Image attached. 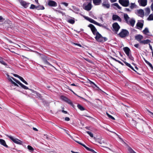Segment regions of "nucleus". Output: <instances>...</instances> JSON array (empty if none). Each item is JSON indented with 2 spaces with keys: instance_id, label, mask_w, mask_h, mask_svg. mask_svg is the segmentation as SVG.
I'll return each instance as SVG.
<instances>
[{
  "instance_id": "nucleus-41",
  "label": "nucleus",
  "mask_w": 153,
  "mask_h": 153,
  "mask_svg": "<svg viewBox=\"0 0 153 153\" xmlns=\"http://www.w3.org/2000/svg\"><path fill=\"white\" fill-rule=\"evenodd\" d=\"M127 56L129 58V59L131 60H134V58L133 57V56H132L131 53L130 54H128L127 55Z\"/></svg>"
},
{
  "instance_id": "nucleus-53",
  "label": "nucleus",
  "mask_w": 153,
  "mask_h": 153,
  "mask_svg": "<svg viewBox=\"0 0 153 153\" xmlns=\"http://www.w3.org/2000/svg\"><path fill=\"white\" fill-rule=\"evenodd\" d=\"M149 48H150V49L151 50L152 52L153 51L152 46L149 43Z\"/></svg>"
},
{
  "instance_id": "nucleus-46",
  "label": "nucleus",
  "mask_w": 153,
  "mask_h": 153,
  "mask_svg": "<svg viewBox=\"0 0 153 153\" xmlns=\"http://www.w3.org/2000/svg\"><path fill=\"white\" fill-rule=\"evenodd\" d=\"M104 15H105V14H102V15H101L100 16V17H99V18L102 21V22H103V16Z\"/></svg>"
},
{
  "instance_id": "nucleus-26",
  "label": "nucleus",
  "mask_w": 153,
  "mask_h": 153,
  "mask_svg": "<svg viewBox=\"0 0 153 153\" xmlns=\"http://www.w3.org/2000/svg\"><path fill=\"white\" fill-rule=\"evenodd\" d=\"M144 61L145 62L150 68L151 70L153 71V66H152V65L149 62L145 59H144Z\"/></svg>"
},
{
  "instance_id": "nucleus-36",
  "label": "nucleus",
  "mask_w": 153,
  "mask_h": 153,
  "mask_svg": "<svg viewBox=\"0 0 153 153\" xmlns=\"http://www.w3.org/2000/svg\"><path fill=\"white\" fill-rule=\"evenodd\" d=\"M38 10H44L45 9L44 7L42 5H39L36 7Z\"/></svg>"
},
{
  "instance_id": "nucleus-56",
  "label": "nucleus",
  "mask_w": 153,
  "mask_h": 153,
  "mask_svg": "<svg viewBox=\"0 0 153 153\" xmlns=\"http://www.w3.org/2000/svg\"><path fill=\"white\" fill-rule=\"evenodd\" d=\"M62 112H63L65 114H66L67 113V111H64V110H62Z\"/></svg>"
},
{
  "instance_id": "nucleus-27",
  "label": "nucleus",
  "mask_w": 153,
  "mask_h": 153,
  "mask_svg": "<svg viewBox=\"0 0 153 153\" xmlns=\"http://www.w3.org/2000/svg\"><path fill=\"white\" fill-rule=\"evenodd\" d=\"M151 42L150 40L149 39H146V40H142L140 42V43L144 44H147Z\"/></svg>"
},
{
  "instance_id": "nucleus-62",
  "label": "nucleus",
  "mask_w": 153,
  "mask_h": 153,
  "mask_svg": "<svg viewBox=\"0 0 153 153\" xmlns=\"http://www.w3.org/2000/svg\"><path fill=\"white\" fill-rule=\"evenodd\" d=\"M33 130H35V131H38V129L35 128H34V127H33Z\"/></svg>"
},
{
  "instance_id": "nucleus-6",
  "label": "nucleus",
  "mask_w": 153,
  "mask_h": 153,
  "mask_svg": "<svg viewBox=\"0 0 153 153\" xmlns=\"http://www.w3.org/2000/svg\"><path fill=\"white\" fill-rule=\"evenodd\" d=\"M7 136L10 138L14 143L19 145H22V142L17 138L10 136L7 135Z\"/></svg>"
},
{
  "instance_id": "nucleus-61",
  "label": "nucleus",
  "mask_w": 153,
  "mask_h": 153,
  "mask_svg": "<svg viewBox=\"0 0 153 153\" xmlns=\"http://www.w3.org/2000/svg\"><path fill=\"white\" fill-rule=\"evenodd\" d=\"M50 153H56V152L53 151H51L49 152Z\"/></svg>"
},
{
  "instance_id": "nucleus-33",
  "label": "nucleus",
  "mask_w": 153,
  "mask_h": 153,
  "mask_svg": "<svg viewBox=\"0 0 153 153\" xmlns=\"http://www.w3.org/2000/svg\"><path fill=\"white\" fill-rule=\"evenodd\" d=\"M88 81L89 82V83L91 84H93L94 85H95V86L97 88H98L100 90H101V89H100L99 88V87H98L92 81H91L90 80H89V79H88Z\"/></svg>"
},
{
  "instance_id": "nucleus-59",
  "label": "nucleus",
  "mask_w": 153,
  "mask_h": 153,
  "mask_svg": "<svg viewBox=\"0 0 153 153\" xmlns=\"http://www.w3.org/2000/svg\"><path fill=\"white\" fill-rule=\"evenodd\" d=\"M117 62H118L119 63H120V64H121L122 65H123V63H122V62H121L119 60L117 61Z\"/></svg>"
},
{
  "instance_id": "nucleus-12",
  "label": "nucleus",
  "mask_w": 153,
  "mask_h": 153,
  "mask_svg": "<svg viewBox=\"0 0 153 153\" xmlns=\"http://www.w3.org/2000/svg\"><path fill=\"white\" fill-rule=\"evenodd\" d=\"M20 2L21 5L25 8H27L30 4L29 3L23 0H20Z\"/></svg>"
},
{
  "instance_id": "nucleus-21",
  "label": "nucleus",
  "mask_w": 153,
  "mask_h": 153,
  "mask_svg": "<svg viewBox=\"0 0 153 153\" xmlns=\"http://www.w3.org/2000/svg\"><path fill=\"white\" fill-rule=\"evenodd\" d=\"M72 7L73 9L70 8L69 9L70 10L76 13H77L79 11V9L75 6H72Z\"/></svg>"
},
{
  "instance_id": "nucleus-17",
  "label": "nucleus",
  "mask_w": 153,
  "mask_h": 153,
  "mask_svg": "<svg viewBox=\"0 0 153 153\" xmlns=\"http://www.w3.org/2000/svg\"><path fill=\"white\" fill-rule=\"evenodd\" d=\"M112 19L114 20H117L119 22H121V18L118 16L116 15H114L112 16Z\"/></svg>"
},
{
  "instance_id": "nucleus-45",
  "label": "nucleus",
  "mask_w": 153,
  "mask_h": 153,
  "mask_svg": "<svg viewBox=\"0 0 153 153\" xmlns=\"http://www.w3.org/2000/svg\"><path fill=\"white\" fill-rule=\"evenodd\" d=\"M110 132L113 133H114L115 134H116L117 136H118V137L122 141L123 143H125L124 142L123 140L120 137H119V136L118 134H116V133H115V132H114L111 131H110Z\"/></svg>"
},
{
  "instance_id": "nucleus-20",
  "label": "nucleus",
  "mask_w": 153,
  "mask_h": 153,
  "mask_svg": "<svg viewBox=\"0 0 153 153\" xmlns=\"http://www.w3.org/2000/svg\"><path fill=\"white\" fill-rule=\"evenodd\" d=\"M123 50L127 55L131 53L130 50L127 47L123 48Z\"/></svg>"
},
{
  "instance_id": "nucleus-34",
  "label": "nucleus",
  "mask_w": 153,
  "mask_h": 153,
  "mask_svg": "<svg viewBox=\"0 0 153 153\" xmlns=\"http://www.w3.org/2000/svg\"><path fill=\"white\" fill-rule=\"evenodd\" d=\"M19 79L25 84L27 85H28V83L23 79L22 77L20 76Z\"/></svg>"
},
{
  "instance_id": "nucleus-35",
  "label": "nucleus",
  "mask_w": 153,
  "mask_h": 153,
  "mask_svg": "<svg viewBox=\"0 0 153 153\" xmlns=\"http://www.w3.org/2000/svg\"><path fill=\"white\" fill-rule=\"evenodd\" d=\"M113 6L117 7L118 9L120 10L121 9V7L117 3H115L113 4Z\"/></svg>"
},
{
  "instance_id": "nucleus-7",
  "label": "nucleus",
  "mask_w": 153,
  "mask_h": 153,
  "mask_svg": "<svg viewBox=\"0 0 153 153\" xmlns=\"http://www.w3.org/2000/svg\"><path fill=\"white\" fill-rule=\"evenodd\" d=\"M119 3L123 6L126 7L129 4V0H119Z\"/></svg>"
},
{
  "instance_id": "nucleus-11",
  "label": "nucleus",
  "mask_w": 153,
  "mask_h": 153,
  "mask_svg": "<svg viewBox=\"0 0 153 153\" xmlns=\"http://www.w3.org/2000/svg\"><path fill=\"white\" fill-rule=\"evenodd\" d=\"M48 4L51 7H56L57 6V3L54 1L51 0H48Z\"/></svg>"
},
{
  "instance_id": "nucleus-31",
  "label": "nucleus",
  "mask_w": 153,
  "mask_h": 153,
  "mask_svg": "<svg viewBox=\"0 0 153 153\" xmlns=\"http://www.w3.org/2000/svg\"><path fill=\"white\" fill-rule=\"evenodd\" d=\"M98 26L102 27L105 29H106L107 30H109V28L107 27V26L105 25H104L102 24H100L99 23H98Z\"/></svg>"
},
{
  "instance_id": "nucleus-13",
  "label": "nucleus",
  "mask_w": 153,
  "mask_h": 153,
  "mask_svg": "<svg viewBox=\"0 0 153 153\" xmlns=\"http://www.w3.org/2000/svg\"><path fill=\"white\" fill-rule=\"evenodd\" d=\"M76 142L77 143H78L79 144L82 145V146L84 147L87 150L91 152L94 153H97L94 150L89 148L88 147L86 146L85 145L82 143H80L78 141H76Z\"/></svg>"
},
{
  "instance_id": "nucleus-24",
  "label": "nucleus",
  "mask_w": 153,
  "mask_h": 153,
  "mask_svg": "<svg viewBox=\"0 0 153 153\" xmlns=\"http://www.w3.org/2000/svg\"><path fill=\"white\" fill-rule=\"evenodd\" d=\"M143 33L145 35H149V29L147 27L145 28V29L143 31Z\"/></svg>"
},
{
  "instance_id": "nucleus-10",
  "label": "nucleus",
  "mask_w": 153,
  "mask_h": 153,
  "mask_svg": "<svg viewBox=\"0 0 153 153\" xmlns=\"http://www.w3.org/2000/svg\"><path fill=\"white\" fill-rule=\"evenodd\" d=\"M102 4V6L106 9H108L110 7V4L108 0H103Z\"/></svg>"
},
{
  "instance_id": "nucleus-18",
  "label": "nucleus",
  "mask_w": 153,
  "mask_h": 153,
  "mask_svg": "<svg viewBox=\"0 0 153 153\" xmlns=\"http://www.w3.org/2000/svg\"><path fill=\"white\" fill-rule=\"evenodd\" d=\"M135 39L140 43L141 40L143 39V36L141 35H138L135 36Z\"/></svg>"
},
{
  "instance_id": "nucleus-30",
  "label": "nucleus",
  "mask_w": 153,
  "mask_h": 153,
  "mask_svg": "<svg viewBox=\"0 0 153 153\" xmlns=\"http://www.w3.org/2000/svg\"><path fill=\"white\" fill-rule=\"evenodd\" d=\"M77 107L81 111H84L85 110L84 108L79 104L77 105Z\"/></svg>"
},
{
  "instance_id": "nucleus-44",
  "label": "nucleus",
  "mask_w": 153,
  "mask_h": 153,
  "mask_svg": "<svg viewBox=\"0 0 153 153\" xmlns=\"http://www.w3.org/2000/svg\"><path fill=\"white\" fill-rule=\"evenodd\" d=\"M106 114H107V115L108 116V117L109 118H110L113 120H115V118H114V117H112V116L111 115H110L108 113H107Z\"/></svg>"
},
{
  "instance_id": "nucleus-58",
  "label": "nucleus",
  "mask_w": 153,
  "mask_h": 153,
  "mask_svg": "<svg viewBox=\"0 0 153 153\" xmlns=\"http://www.w3.org/2000/svg\"><path fill=\"white\" fill-rule=\"evenodd\" d=\"M151 7L152 10L153 11V3H152V4H151Z\"/></svg>"
},
{
  "instance_id": "nucleus-2",
  "label": "nucleus",
  "mask_w": 153,
  "mask_h": 153,
  "mask_svg": "<svg viewBox=\"0 0 153 153\" xmlns=\"http://www.w3.org/2000/svg\"><path fill=\"white\" fill-rule=\"evenodd\" d=\"M7 79L10 81L11 83L13 84L14 86H19L17 84V83L22 88L25 89H29L28 88L27 86L24 85L22 83H21L20 81L10 76L9 75L7 74Z\"/></svg>"
},
{
  "instance_id": "nucleus-51",
  "label": "nucleus",
  "mask_w": 153,
  "mask_h": 153,
  "mask_svg": "<svg viewBox=\"0 0 153 153\" xmlns=\"http://www.w3.org/2000/svg\"><path fill=\"white\" fill-rule=\"evenodd\" d=\"M65 120L66 121H68L70 120V119L68 117H66L65 118Z\"/></svg>"
},
{
  "instance_id": "nucleus-16",
  "label": "nucleus",
  "mask_w": 153,
  "mask_h": 153,
  "mask_svg": "<svg viewBox=\"0 0 153 153\" xmlns=\"http://www.w3.org/2000/svg\"><path fill=\"white\" fill-rule=\"evenodd\" d=\"M85 19L91 23H92L95 25H98L99 23L97 22L94 20V19L91 18H90L87 16L85 17Z\"/></svg>"
},
{
  "instance_id": "nucleus-8",
  "label": "nucleus",
  "mask_w": 153,
  "mask_h": 153,
  "mask_svg": "<svg viewBox=\"0 0 153 153\" xmlns=\"http://www.w3.org/2000/svg\"><path fill=\"white\" fill-rule=\"evenodd\" d=\"M83 8L88 11L90 10L92 8L91 2L90 1L87 5L84 4L83 5Z\"/></svg>"
},
{
  "instance_id": "nucleus-3",
  "label": "nucleus",
  "mask_w": 153,
  "mask_h": 153,
  "mask_svg": "<svg viewBox=\"0 0 153 153\" xmlns=\"http://www.w3.org/2000/svg\"><path fill=\"white\" fill-rule=\"evenodd\" d=\"M123 17L125 22L128 25L133 27L135 24V21L133 18H130L128 15L124 13L123 15Z\"/></svg>"
},
{
  "instance_id": "nucleus-39",
  "label": "nucleus",
  "mask_w": 153,
  "mask_h": 153,
  "mask_svg": "<svg viewBox=\"0 0 153 153\" xmlns=\"http://www.w3.org/2000/svg\"><path fill=\"white\" fill-rule=\"evenodd\" d=\"M135 6L136 5L134 3H131L130 6V7L131 9H133V8L135 7Z\"/></svg>"
},
{
  "instance_id": "nucleus-4",
  "label": "nucleus",
  "mask_w": 153,
  "mask_h": 153,
  "mask_svg": "<svg viewBox=\"0 0 153 153\" xmlns=\"http://www.w3.org/2000/svg\"><path fill=\"white\" fill-rule=\"evenodd\" d=\"M39 57L42 59L43 60V62L46 65H48L52 67H54L48 61V59L45 55L40 53L39 54Z\"/></svg>"
},
{
  "instance_id": "nucleus-52",
  "label": "nucleus",
  "mask_w": 153,
  "mask_h": 153,
  "mask_svg": "<svg viewBox=\"0 0 153 153\" xmlns=\"http://www.w3.org/2000/svg\"><path fill=\"white\" fill-rule=\"evenodd\" d=\"M125 11L127 12H130L131 11V10L129 8H125Z\"/></svg>"
},
{
  "instance_id": "nucleus-38",
  "label": "nucleus",
  "mask_w": 153,
  "mask_h": 153,
  "mask_svg": "<svg viewBox=\"0 0 153 153\" xmlns=\"http://www.w3.org/2000/svg\"><path fill=\"white\" fill-rule=\"evenodd\" d=\"M148 20L151 21L153 20V14H151L147 19Z\"/></svg>"
},
{
  "instance_id": "nucleus-28",
  "label": "nucleus",
  "mask_w": 153,
  "mask_h": 153,
  "mask_svg": "<svg viewBox=\"0 0 153 153\" xmlns=\"http://www.w3.org/2000/svg\"><path fill=\"white\" fill-rule=\"evenodd\" d=\"M145 15H148L150 13V10L149 7H147L145 9Z\"/></svg>"
},
{
  "instance_id": "nucleus-37",
  "label": "nucleus",
  "mask_w": 153,
  "mask_h": 153,
  "mask_svg": "<svg viewBox=\"0 0 153 153\" xmlns=\"http://www.w3.org/2000/svg\"><path fill=\"white\" fill-rule=\"evenodd\" d=\"M128 150L129 153H136L131 148L129 147L128 148Z\"/></svg>"
},
{
  "instance_id": "nucleus-1",
  "label": "nucleus",
  "mask_w": 153,
  "mask_h": 153,
  "mask_svg": "<svg viewBox=\"0 0 153 153\" xmlns=\"http://www.w3.org/2000/svg\"><path fill=\"white\" fill-rule=\"evenodd\" d=\"M88 26L90 28L93 34L95 36V38L97 41L99 42H104L107 40L106 38L103 37L97 31V29L93 25L90 24Z\"/></svg>"
},
{
  "instance_id": "nucleus-9",
  "label": "nucleus",
  "mask_w": 153,
  "mask_h": 153,
  "mask_svg": "<svg viewBox=\"0 0 153 153\" xmlns=\"http://www.w3.org/2000/svg\"><path fill=\"white\" fill-rule=\"evenodd\" d=\"M144 24V21L143 20H139L138 21L136 26L137 28L140 30H141Z\"/></svg>"
},
{
  "instance_id": "nucleus-47",
  "label": "nucleus",
  "mask_w": 153,
  "mask_h": 153,
  "mask_svg": "<svg viewBox=\"0 0 153 153\" xmlns=\"http://www.w3.org/2000/svg\"><path fill=\"white\" fill-rule=\"evenodd\" d=\"M60 4H63L66 7H67L68 6V3H66V2H61L60 3Z\"/></svg>"
},
{
  "instance_id": "nucleus-23",
  "label": "nucleus",
  "mask_w": 153,
  "mask_h": 153,
  "mask_svg": "<svg viewBox=\"0 0 153 153\" xmlns=\"http://www.w3.org/2000/svg\"><path fill=\"white\" fill-rule=\"evenodd\" d=\"M0 144L4 146L7 148V145L5 141L3 139H0Z\"/></svg>"
},
{
  "instance_id": "nucleus-29",
  "label": "nucleus",
  "mask_w": 153,
  "mask_h": 153,
  "mask_svg": "<svg viewBox=\"0 0 153 153\" xmlns=\"http://www.w3.org/2000/svg\"><path fill=\"white\" fill-rule=\"evenodd\" d=\"M68 22V23L73 24L75 22V21L74 18L72 19H69L67 20Z\"/></svg>"
},
{
  "instance_id": "nucleus-14",
  "label": "nucleus",
  "mask_w": 153,
  "mask_h": 153,
  "mask_svg": "<svg viewBox=\"0 0 153 153\" xmlns=\"http://www.w3.org/2000/svg\"><path fill=\"white\" fill-rule=\"evenodd\" d=\"M112 27L114 30L116 32L118 31L120 28V26L117 22L114 23L113 24Z\"/></svg>"
},
{
  "instance_id": "nucleus-54",
  "label": "nucleus",
  "mask_w": 153,
  "mask_h": 153,
  "mask_svg": "<svg viewBox=\"0 0 153 153\" xmlns=\"http://www.w3.org/2000/svg\"><path fill=\"white\" fill-rule=\"evenodd\" d=\"M13 76H15V77H17L18 78H19V77L20 76H19L17 75V74H13Z\"/></svg>"
},
{
  "instance_id": "nucleus-43",
  "label": "nucleus",
  "mask_w": 153,
  "mask_h": 153,
  "mask_svg": "<svg viewBox=\"0 0 153 153\" xmlns=\"http://www.w3.org/2000/svg\"><path fill=\"white\" fill-rule=\"evenodd\" d=\"M86 132L88 134L90 135V136L91 137H93L94 136H93V134L90 131H87Z\"/></svg>"
},
{
  "instance_id": "nucleus-5",
  "label": "nucleus",
  "mask_w": 153,
  "mask_h": 153,
  "mask_svg": "<svg viewBox=\"0 0 153 153\" xmlns=\"http://www.w3.org/2000/svg\"><path fill=\"white\" fill-rule=\"evenodd\" d=\"M129 33L128 31L126 29H123L118 35L121 38L125 37L128 35Z\"/></svg>"
},
{
  "instance_id": "nucleus-25",
  "label": "nucleus",
  "mask_w": 153,
  "mask_h": 153,
  "mask_svg": "<svg viewBox=\"0 0 153 153\" xmlns=\"http://www.w3.org/2000/svg\"><path fill=\"white\" fill-rule=\"evenodd\" d=\"M138 13L139 15L141 17H143L144 15V12L143 10L142 9H140L138 10Z\"/></svg>"
},
{
  "instance_id": "nucleus-48",
  "label": "nucleus",
  "mask_w": 153,
  "mask_h": 153,
  "mask_svg": "<svg viewBox=\"0 0 153 153\" xmlns=\"http://www.w3.org/2000/svg\"><path fill=\"white\" fill-rule=\"evenodd\" d=\"M35 8H36L35 5L33 4H31L30 7V9H34Z\"/></svg>"
},
{
  "instance_id": "nucleus-63",
  "label": "nucleus",
  "mask_w": 153,
  "mask_h": 153,
  "mask_svg": "<svg viewBox=\"0 0 153 153\" xmlns=\"http://www.w3.org/2000/svg\"><path fill=\"white\" fill-rule=\"evenodd\" d=\"M40 65L41 67H42V68L43 69H44V70H45V68H44L43 66L42 65Z\"/></svg>"
},
{
  "instance_id": "nucleus-60",
  "label": "nucleus",
  "mask_w": 153,
  "mask_h": 153,
  "mask_svg": "<svg viewBox=\"0 0 153 153\" xmlns=\"http://www.w3.org/2000/svg\"><path fill=\"white\" fill-rule=\"evenodd\" d=\"M129 68H130L133 71H136L133 68L132 66H131V65H130V66L129 67Z\"/></svg>"
},
{
  "instance_id": "nucleus-22",
  "label": "nucleus",
  "mask_w": 153,
  "mask_h": 153,
  "mask_svg": "<svg viewBox=\"0 0 153 153\" xmlns=\"http://www.w3.org/2000/svg\"><path fill=\"white\" fill-rule=\"evenodd\" d=\"M93 4L95 5H98L102 2V0H93Z\"/></svg>"
},
{
  "instance_id": "nucleus-32",
  "label": "nucleus",
  "mask_w": 153,
  "mask_h": 153,
  "mask_svg": "<svg viewBox=\"0 0 153 153\" xmlns=\"http://www.w3.org/2000/svg\"><path fill=\"white\" fill-rule=\"evenodd\" d=\"M0 63L2 65H3L5 66L7 65V64L5 62H4L1 58H0Z\"/></svg>"
},
{
  "instance_id": "nucleus-50",
  "label": "nucleus",
  "mask_w": 153,
  "mask_h": 153,
  "mask_svg": "<svg viewBox=\"0 0 153 153\" xmlns=\"http://www.w3.org/2000/svg\"><path fill=\"white\" fill-rule=\"evenodd\" d=\"M73 44L74 45L78 46L80 47H82V45L76 43H73Z\"/></svg>"
},
{
  "instance_id": "nucleus-64",
  "label": "nucleus",
  "mask_w": 153,
  "mask_h": 153,
  "mask_svg": "<svg viewBox=\"0 0 153 153\" xmlns=\"http://www.w3.org/2000/svg\"><path fill=\"white\" fill-rule=\"evenodd\" d=\"M149 112L153 116V113L150 112V111H149Z\"/></svg>"
},
{
  "instance_id": "nucleus-42",
  "label": "nucleus",
  "mask_w": 153,
  "mask_h": 153,
  "mask_svg": "<svg viewBox=\"0 0 153 153\" xmlns=\"http://www.w3.org/2000/svg\"><path fill=\"white\" fill-rule=\"evenodd\" d=\"M27 149L31 152H33L34 150L33 147L30 145L27 146Z\"/></svg>"
},
{
  "instance_id": "nucleus-15",
  "label": "nucleus",
  "mask_w": 153,
  "mask_h": 153,
  "mask_svg": "<svg viewBox=\"0 0 153 153\" xmlns=\"http://www.w3.org/2000/svg\"><path fill=\"white\" fill-rule=\"evenodd\" d=\"M140 5L143 7L145 6L147 4V0H138Z\"/></svg>"
},
{
  "instance_id": "nucleus-40",
  "label": "nucleus",
  "mask_w": 153,
  "mask_h": 153,
  "mask_svg": "<svg viewBox=\"0 0 153 153\" xmlns=\"http://www.w3.org/2000/svg\"><path fill=\"white\" fill-rule=\"evenodd\" d=\"M127 56L129 58V59L131 60H134V58L133 57V56H132L131 53L130 54H128L127 55Z\"/></svg>"
},
{
  "instance_id": "nucleus-19",
  "label": "nucleus",
  "mask_w": 153,
  "mask_h": 153,
  "mask_svg": "<svg viewBox=\"0 0 153 153\" xmlns=\"http://www.w3.org/2000/svg\"><path fill=\"white\" fill-rule=\"evenodd\" d=\"M61 99L64 100V101H65L67 102L68 103L71 105L72 104V103L71 102V101L69 99H68L66 97H64V96H62L61 97Z\"/></svg>"
},
{
  "instance_id": "nucleus-55",
  "label": "nucleus",
  "mask_w": 153,
  "mask_h": 153,
  "mask_svg": "<svg viewBox=\"0 0 153 153\" xmlns=\"http://www.w3.org/2000/svg\"><path fill=\"white\" fill-rule=\"evenodd\" d=\"M139 46V45L138 44H136L134 45V46L137 48H138Z\"/></svg>"
},
{
  "instance_id": "nucleus-57",
  "label": "nucleus",
  "mask_w": 153,
  "mask_h": 153,
  "mask_svg": "<svg viewBox=\"0 0 153 153\" xmlns=\"http://www.w3.org/2000/svg\"><path fill=\"white\" fill-rule=\"evenodd\" d=\"M111 2L113 3L116 2L117 1V0H109Z\"/></svg>"
},
{
  "instance_id": "nucleus-49",
  "label": "nucleus",
  "mask_w": 153,
  "mask_h": 153,
  "mask_svg": "<svg viewBox=\"0 0 153 153\" xmlns=\"http://www.w3.org/2000/svg\"><path fill=\"white\" fill-rule=\"evenodd\" d=\"M124 62L128 67H129L130 66V65H131L130 64L126 62Z\"/></svg>"
}]
</instances>
